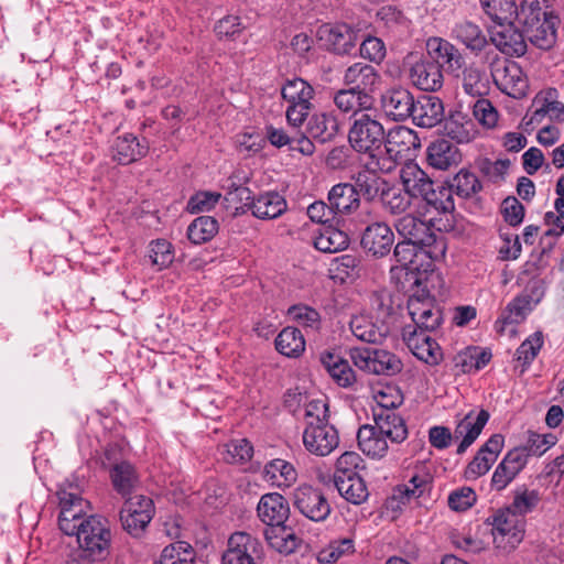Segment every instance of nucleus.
<instances>
[{
	"label": "nucleus",
	"instance_id": "8fccbe9b",
	"mask_svg": "<svg viewBox=\"0 0 564 564\" xmlns=\"http://www.w3.org/2000/svg\"><path fill=\"white\" fill-rule=\"evenodd\" d=\"M263 474L267 480L271 481L278 487H289L296 480L297 477L293 465L280 458L272 459L265 464Z\"/></svg>",
	"mask_w": 564,
	"mask_h": 564
},
{
	"label": "nucleus",
	"instance_id": "f704fd0d",
	"mask_svg": "<svg viewBox=\"0 0 564 564\" xmlns=\"http://www.w3.org/2000/svg\"><path fill=\"white\" fill-rule=\"evenodd\" d=\"M264 538L269 545L279 553L290 554L296 551L300 539L284 524H267Z\"/></svg>",
	"mask_w": 564,
	"mask_h": 564
},
{
	"label": "nucleus",
	"instance_id": "c85d7f7f",
	"mask_svg": "<svg viewBox=\"0 0 564 564\" xmlns=\"http://www.w3.org/2000/svg\"><path fill=\"white\" fill-rule=\"evenodd\" d=\"M462 160L458 148L449 140L437 139L427 148V162L437 170L446 171Z\"/></svg>",
	"mask_w": 564,
	"mask_h": 564
},
{
	"label": "nucleus",
	"instance_id": "473e14b6",
	"mask_svg": "<svg viewBox=\"0 0 564 564\" xmlns=\"http://www.w3.org/2000/svg\"><path fill=\"white\" fill-rule=\"evenodd\" d=\"M339 131V123L337 118L327 112L313 115L306 126L307 134L324 144L335 139Z\"/></svg>",
	"mask_w": 564,
	"mask_h": 564
},
{
	"label": "nucleus",
	"instance_id": "f257e3e1",
	"mask_svg": "<svg viewBox=\"0 0 564 564\" xmlns=\"http://www.w3.org/2000/svg\"><path fill=\"white\" fill-rule=\"evenodd\" d=\"M78 485L65 482L57 491L61 512L59 529L67 535H76L79 550L72 554L68 564H90L105 560L110 553L111 532L106 519L85 517L88 501L79 496Z\"/></svg>",
	"mask_w": 564,
	"mask_h": 564
},
{
	"label": "nucleus",
	"instance_id": "0e129e2a",
	"mask_svg": "<svg viewBox=\"0 0 564 564\" xmlns=\"http://www.w3.org/2000/svg\"><path fill=\"white\" fill-rule=\"evenodd\" d=\"M149 258L153 265L163 269L173 262L172 246L164 239H159L150 243Z\"/></svg>",
	"mask_w": 564,
	"mask_h": 564
},
{
	"label": "nucleus",
	"instance_id": "79ce46f5",
	"mask_svg": "<svg viewBox=\"0 0 564 564\" xmlns=\"http://www.w3.org/2000/svg\"><path fill=\"white\" fill-rule=\"evenodd\" d=\"M145 511L138 512L135 509H121L120 521L123 530L133 536H139L153 518V501H145Z\"/></svg>",
	"mask_w": 564,
	"mask_h": 564
},
{
	"label": "nucleus",
	"instance_id": "9b49d317",
	"mask_svg": "<svg viewBox=\"0 0 564 564\" xmlns=\"http://www.w3.org/2000/svg\"><path fill=\"white\" fill-rule=\"evenodd\" d=\"M293 506L304 517L315 522L324 521L332 511L325 496L311 486H301L294 490Z\"/></svg>",
	"mask_w": 564,
	"mask_h": 564
},
{
	"label": "nucleus",
	"instance_id": "09e8293b",
	"mask_svg": "<svg viewBox=\"0 0 564 564\" xmlns=\"http://www.w3.org/2000/svg\"><path fill=\"white\" fill-rule=\"evenodd\" d=\"M314 88L302 78H293L286 80L282 86V98L289 105H312L311 100L314 97Z\"/></svg>",
	"mask_w": 564,
	"mask_h": 564
},
{
	"label": "nucleus",
	"instance_id": "f3484780",
	"mask_svg": "<svg viewBox=\"0 0 564 564\" xmlns=\"http://www.w3.org/2000/svg\"><path fill=\"white\" fill-rule=\"evenodd\" d=\"M409 77L414 86L424 91L441 89L444 79L437 61H434L429 54L410 67Z\"/></svg>",
	"mask_w": 564,
	"mask_h": 564
},
{
	"label": "nucleus",
	"instance_id": "1a4fd4ad",
	"mask_svg": "<svg viewBox=\"0 0 564 564\" xmlns=\"http://www.w3.org/2000/svg\"><path fill=\"white\" fill-rule=\"evenodd\" d=\"M317 37L328 52L349 55L356 48L358 31L347 23H325L318 28Z\"/></svg>",
	"mask_w": 564,
	"mask_h": 564
},
{
	"label": "nucleus",
	"instance_id": "6e6d98bb",
	"mask_svg": "<svg viewBox=\"0 0 564 564\" xmlns=\"http://www.w3.org/2000/svg\"><path fill=\"white\" fill-rule=\"evenodd\" d=\"M193 562V549L185 541H176L164 547L155 564H189Z\"/></svg>",
	"mask_w": 564,
	"mask_h": 564
},
{
	"label": "nucleus",
	"instance_id": "4468645a",
	"mask_svg": "<svg viewBox=\"0 0 564 564\" xmlns=\"http://www.w3.org/2000/svg\"><path fill=\"white\" fill-rule=\"evenodd\" d=\"M426 48L427 54L437 61L440 70L445 69L447 74L460 77L465 59L457 47L441 37H431L426 42Z\"/></svg>",
	"mask_w": 564,
	"mask_h": 564
},
{
	"label": "nucleus",
	"instance_id": "6e6552de",
	"mask_svg": "<svg viewBox=\"0 0 564 564\" xmlns=\"http://www.w3.org/2000/svg\"><path fill=\"white\" fill-rule=\"evenodd\" d=\"M494 543L503 550H513L524 535V522L507 508L499 510L492 521Z\"/></svg>",
	"mask_w": 564,
	"mask_h": 564
},
{
	"label": "nucleus",
	"instance_id": "774afa93",
	"mask_svg": "<svg viewBox=\"0 0 564 564\" xmlns=\"http://www.w3.org/2000/svg\"><path fill=\"white\" fill-rule=\"evenodd\" d=\"M543 345V335L541 332H535L532 336L525 339L517 349V358L523 365H530L536 357L539 350Z\"/></svg>",
	"mask_w": 564,
	"mask_h": 564
},
{
	"label": "nucleus",
	"instance_id": "49530a36",
	"mask_svg": "<svg viewBox=\"0 0 564 564\" xmlns=\"http://www.w3.org/2000/svg\"><path fill=\"white\" fill-rule=\"evenodd\" d=\"M275 349L286 356L296 358L305 349V339L299 328L285 327L283 328L275 338Z\"/></svg>",
	"mask_w": 564,
	"mask_h": 564
},
{
	"label": "nucleus",
	"instance_id": "b1692460",
	"mask_svg": "<svg viewBox=\"0 0 564 564\" xmlns=\"http://www.w3.org/2000/svg\"><path fill=\"white\" fill-rule=\"evenodd\" d=\"M258 541L245 532H236L228 540V549L221 557L223 564H256L253 553Z\"/></svg>",
	"mask_w": 564,
	"mask_h": 564
},
{
	"label": "nucleus",
	"instance_id": "ea45409f",
	"mask_svg": "<svg viewBox=\"0 0 564 564\" xmlns=\"http://www.w3.org/2000/svg\"><path fill=\"white\" fill-rule=\"evenodd\" d=\"M453 37L462 42L474 53L481 52L488 44L486 35L480 28L470 21H462L453 28Z\"/></svg>",
	"mask_w": 564,
	"mask_h": 564
},
{
	"label": "nucleus",
	"instance_id": "cd10ccee",
	"mask_svg": "<svg viewBox=\"0 0 564 564\" xmlns=\"http://www.w3.org/2000/svg\"><path fill=\"white\" fill-rule=\"evenodd\" d=\"M149 151V143L145 139L139 140L132 133H126L116 139L112 145V158L119 164H130L135 162Z\"/></svg>",
	"mask_w": 564,
	"mask_h": 564
},
{
	"label": "nucleus",
	"instance_id": "a19ab883",
	"mask_svg": "<svg viewBox=\"0 0 564 564\" xmlns=\"http://www.w3.org/2000/svg\"><path fill=\"white\" fill-rule=\"evenodd\" d=\"M546 3V0H523L520 8L517 10L514 20H517L523 29L533 28L535 24L544 21V18L555 15L553 11L547 10L549 6Z\"/></svg>",
	"mask_w": 564,
	"mask_h": 564
},
{
	"label": "nucleus",
	"instance_id": "c756f323",
	"mask_svg": "<svg viewBox=\"0 0 564 564\" xmlns=\"http://www.w3.org/2000/svg\"><path fill=\"white\" fill-rule=\"evenodd\" d=\"M376 431L393 443H402L408 437L404 420L393 411L373 410Z\"/></svg>",
	"mask_w": 564,
	"mask_h": 564
},
{
	"label": "nucleus",
	"instance_id": "2eb2a0df",
	"mask_svg": "<svg viewBox=\"0 0 564 564\" xmlns=\"http://www.w3.org/2000/svg\"><path fill=\"white\" fill-rule=\"evenodd\" d=\"M384 153L394 161L408 159L421 147L416 132L406 127H394L386 132Z\"/></svg>",
	"mask_w": 564,
	"mask_h": 564
},
{
	"label": "nucleus",
	"instance_id": "dca6fc26",
	"mask_svg": "<svg viewBox=\"0 0 564 564\" xmlns=\"http://www.w3.org/2000/svg\"><path fill=\"white\" fill-rule=\"evenodd\" d=\"M402 337L413 355L429 365H437L442 360V350L438 344L425 333H419L412 325L402 329Z\"/></svg>",
	"mask_w": 564,
	"mask_h": 564
},
{
	"label": "nucleus",
	"instance_id": "de8ad7c7",
	"mask_svg": "<svg viewBox=\"0 0 564 564\" xmlns=\"http://www.w3.org/2000/svg\"><path fill=\"white\" fill-rule=\"evenodd\" d=\"M348 245V235L333 226L323 228L314 239V247L322 252L328 253L341 251Z\"/></svg>",
	"mask_w": 564,
	"mask_h": 564
},
{
	"label": "nucleus",
	"instance_id": "20e7f679",
	"mask_svg": "<svg viewBox=\"0 0 564 564\" xmlns=\"http://www.w3.org/2000/svg\"><path fill=\"white\" fill-rule=\"evenodd\" d=\"M386 139L383 124L377 116L368 111L357 115L348 131L350 148L358 153L368 154V156L379 155L382 158L381 148Z\"/></svg>",
	"mask_w": 564,
	"mask_h": 564
},
{
	"label": "nucleus",
	"instance_id": "69168bd1",
	"mask_svg": "<svg viewBox=\"0 0 564 564\" xmlns=\"http://www.w3.org/2000/svg\"><path fill=\"white\" fill-rule=\"evenodd\" d=\"M375 400L378 404L377 410L393 411L403 402V394L399 388L387 386L375 394Z\"/></svg>",
	"mask_w": 564,
	"mask_h": 564
},
{
	"label": "nucleus",
	"instance_id": "393cba45",
	"mask_svg": "<svg viewBox=\"0 0 564 564\" xmlns=\"http://www.w3.org/2000/svg\"><path fill=\"white\" fill-rule=\"evenodd\" d=\"M494 78L503 93L514 98L522 97L528 88L522 68L512 61H506L502 67H497Z\"/></svg>",
	"mask_w": 564,
	"mask_h": 564
},
{
	"label": "nucleus",
	"instance_id": "5fc2aeb1",
	"mask_svg": "<svg viewBox=\"0 0 564 564\" xmlns=\"http://www.w3.org/2000/svg\"><path fill=\"white\" fill-rule=\"evenodd\" d=\"M426 193L421 199L436 212L446 214L455 209L452 189L448 186L437 185L435 187V184H433Z\"/></svg>",
	"mask_w": 564,
	"mask_h": 564
},
{
	"label": "nucleus",
	"instance_id": "680f3d73",
	"mask_svg": "<svg viewBox=\"0 0 564 564\" xmlns=\"http://www.w3.org/2000/svg\"><path fill=\"white\" fill-rule=\"evenodd\" d=\"M410 198L406 193H402L401 189L390 187L389 185L380 196L384 208L394 215L402 214L410 207Z\"/></svg>",
	"mask_w": 564,
	"mask_h": 564
},
{
	"label": "nucleus",
	"instance_id": "9d476101",
	"mask_svg": "<svg viewBox=\"0 0 564 564\" xmlns=\"http://www.w3.org/2000/svg\"><path fill=\"white\" fill-rule=\"evenodd\" d=\"M408 311L414 326L419 333L434 332L443 322V312L432 299L421 296H410L408 301Z\"/></svg>",
	"mask_w": 564,
	"mask_h": 564
},
{
	"label": "nucleus",
	"instance_id": "72a5a7b5",
	"mask_svg": "<svg viewBox=\"0 0 564 564\" xmlns=\"http://www.w3.org/2000/svg\"><path fill=\"white\" fill-rule=\"evenodd\" d=\"M333 100L338 110L350 113L354 119L357 115L371 110L375 106L372 100L349 87L336 91Z\"/></svg>",
	"mask_w": 564,
	"mask_h": 564
},
{
	"label": "nucleus",
	"instance_id": "ddd939ff",
	"mask_svg": "<svg viewBox=\"0 0 564 564\" xmlns=\"http://www.w3.org/2000/svg\"><path fill=\"white\" fill-rule=\"evenodd\" d=\"M116 453L113 448H107L102 464L105 467L109 465V474L113 489L122 497L131 496L140 486V479L135 468L128 462L113 463L112 455Z\"/></svg>",
	"mask_w": 564,
	"mask_h": 564
},
{
	"label": "nucleus",
	"instance_id": "c03bdc74",
	"mask_svg": "<svg viewBox=\"0 0 564 564\" xmlns=\"http://www.w3.org/2000/svg\"><path fill=\"white\" fill-rule=\"evenodd\" d=\"M334 484L339 495L354 505L362 503L369 496L364 479L358 476H334Z\"/></svg>",
	"mask_w": 564,
	"mask_h": 564
},
{
	"label": "nucleus",
	"instance_id": "bb28decb",
	"mask_svg": "<svg viewBox=\"0 0 564 564\" xmlns=\"http://www.w3.org/2000/svg\"><path fill=\"white\" fill-rule=\"evenodd\" d=\"M257 511L265 524H284L290 514V507L282 495L270 492L260 498Z\"/></svg>",
	"mask_w": 564,
	"mask_h": 564
},
{
	"label": "nucleus",
	"instance_id": "423d86ee",
	"mask_svg": "<svg viewBox=\"0 0 564 564\" xmlns=\"http://www.w3.org/2000/svg\"><path fill=\"white\" fill-rule=\"evenodd\" d=\"M387 160L379 155L368 156L362 169L351 175L352 186L357 187L359 197H364L367 202H373L380 198L389 183L378 175L379 172H388Z\"/></svg>",
	"mask_w": 564,
	"mask_h": 564
},
{
	"label": "nucleus",
	"instance_id": "864d4df0",
	"mask_svg": "<svg viewBox=\"0 0 564 564\" xmlns=\"http://www.w3.org/2000/svg\"><path fill=\"white\" fill-rule=\"evenodd\" d=\"M448 188L452 189V194L455 193L462 198H470L482 189V185L474 173L460 170L448 184Z\"/></svg>",
	"mask_w": 564,
	"mask_h": 564
},
{
	"label": "nucleus",
	"instance_id": "e2e57ef3",
	"mask_svg": "<svg viewBox=\"0 0 564 564\" xmlns=\"http://www.w3.org/2000/svg\"><path fill=\"white\" fill-rule=\"evenodd\" d=\"M220 198L221 194L217 192H197L188 199L186 210L191 214L209 212L217 205Z\"/></svg>",
	"mask_w": 564,
	"mask_h": 564
},
{
	"label": "nucleus",
	"instance_id": "7ed1b4c3",
	"mask_svg": "<svg viewBox=\"0 0 564 564\" xmlns=\"http://www.w3.org/2000/svg\"><path fill=\"white\" fill-rule=\"evenodd\" d=\"M489 417L490 414L487 410L481 409L476 416L471 411L458 422L454 434L445 426L437 425L431 427L429 431V441L433 447L444 449L451 445L453 438H462L456 449V453L462 455L480 435Z\"/></svg>",
	"mask_w": 564,
	"mask_h": 564
},
{
	"label": "nucleus",
	"instance_id": "3c124183",
	"mask_svg": "<svg viewBox=\"0 0 564 564\" xmlns=\"http://www.w3.org/2000/svg\"><path fill=\"white\" fill-rule=\"evenodd\" d=\"M481 7L485 12L498 23H511L516 15L518 6L516 0H480Z\"/></svg>",
	"mask_w": 564,
	"mask_h": 564
},
{
	"label": "nucleus",
	"instance_id": "a18cd8bd",
	"mask_svg": "<svg viewBox=\"0 0 564 564\" xmlns=\"http://www.w3.org/2000/svg\"><path fill=\"white\" fill-rule=\"evenodd\" d=\"M464 91L473 97H481L489 90V80L486 73L475 64L464 66L460 77Z\"/></svg>",
	"mask_w": 564,
	"mask_h": 564
},
{
	"label": "nucleus",
	"instance_id": "f8f14e48",
	"mask_svg": "<svg viewBox=\"0 0 564 564\" xmlns=\"http://www.w3.org/2000/svg\"><path fill=\"white\" fill-rule=\"evenodd\" d=\"M343 80L347 87L376 102L373 94L381 84V75L372 65L362 62L350 65Z\"/></svg>",
	"mask_w": 564,
	"mask_h": 564
},
{
	"label": "nucleus",
	"instance_id": "4d7b16f0",
	"mask_svg": "<svg viewBox=\"0 0 564 564\" xmlns=\"http://www.w3.org/2000/svg\"><path fill=\"white\" fill-rule=\"evenodd\" d=\"M531 310V296L519 295L507 305L500 321L503 324H520Z\"/></svg>",
	"mask_w": 564,
	"mask_h": 564
},
{
	"label": "nucleus",
	"instance_id": "6ab92c4d",
	"mask_svg": "<svg viewBox=\"0 0 564 564\" xmlns=\"http://www.w3.org/2000/svg\"><path fill=\"white\" fill-rule=\"evenodd\" d=\"M415 99L403 87H392L381 96V106L386 115L393 121L400 122L411 118Z\"/></svg>",
	"mask_w": 564,
	"mask_h": 564
},
{
	"label": "nucleus",
	"instance_id": "603ef678",
	"mask_svg": "<svg viewBox=\"0 0 564 564\" xmlns=\"http://www.w3.org/2000/svg\"><path fill=\"white\" fill-rule=\"evenodd\" d=\"M218 232V221L210 216H200L187 228V237L194 245L209 241Z\"/></svg>",
	"mask_w": 564,
	"mask_h": 564
},
{
	"label": "nucleus",
	"instance_id": "2f4dec72",
	"mask_svg": "<svg viewBox=\"0 0 564 564\" xmlns=\"http://www.w3.org/2000/svg\"><path fill=\"white\" fill-rule=\"evenodd\" d=\"M252 215L260 219L280 217L286 210V200L276 192H267L259 195L256 200L247 204Z\"/></svg>",
	"mask_w": 564,
	"mask_h": 564
},
{
	"label": "nucleus",
	"instance_id": "f03ea898",
	"mask_svg": "<svg viewBox=\"0 0 564 564\" xmlns=\"http://www.w3.org/2000/svg\"><path fill=\"white\" fill-rule=\"evenodd\" d=\"M327 404L321 401L311 402L306 409V417L312 420L303 433V443L306 449L318 456L332 453L339 443L338 432L326 422Z\"/></svg>",
	"mask_w": 564,
	"mask_h": 564
},
{
	"label": "nucleus",
	"instance_id": "58836bf2",
	"mask_svg": "<svg viewBox=\"0 0 564 564\" xmlns=\"http://www.w3.org/2000/svg\"><path fill=\"white\" fill-rule=\"evenodd\" d=\"M321 361L338 386L348 388L356 381L354 369L348 360L340 356L330 352L323 354Z\"/></svg>",
	"mask_w": 564,
	"mask_h": 564
},
{
	"label": "nucleus",
	"instance_id": "412c9836",
	"mask_svg": "<svg viewBox=\"0 0 564 564\" xmlns=\"http://www.w3.org/2000/svg\"><path fill=\"white\" fill-rule=\"evenodd\" d=\"M412 122L420 128H433L444 120V104L434 95H421L415 99Z\"/></svg>",
	"mask_w": 564,
	"mask_h": 564
},
{
	"label": "nucleus",
	"instance_id": "a211bd4d",
	"mask_svg": "<svg viewBox=\"0 0 564 564\" xmlns=\"http://www.w3.org/2000/svg\"><path fill=\"white\" fill-rule=\"evenodd\" d=\"M503 443L505 438L501 434L491 435L466 467V478L477 479L485 475L498 458L503 448Z\"/></svg>",
	"mask_w": 564,
	"mask_h": 564
},
{
	"label": "nucleus",
	"instance_id": "37998d69",
	"mask_svg": "<svg viewBox=\"0 0 564 564\" xmlns=\"http://www.w3.org/2000/svg\"><path fill=\"white\" fill-rule=\"evenodd\" d=\"M357 440L362 453L372 458H381L388 451L386 438L373 426H361L358 431Z\"/></svg>",
	"mask_w": 564,
	"mask_h": 564
},
{
	"label": "nucleus",
	"instance_id": "4c0bfd02",
	"mask_svg": "<svg viewBox=\"0 0 564 564\" xmlns=\"http://www.w3.org/2000/svg\"><path fill=\"white\" fill-rule=\"evenodd\" d=\"M443 121L445 134L457 143H467L474 139L475 124L465 113L460 111L453 112Z\"/></svg>",
	"mask_w": 564,
	"mask_h": 564
},
{
	"label": "nucleus",
	"instance_id": "bf43d9fd",
	"mask_svg": "<svg viewBox=\"0 0 564 564\" xmlns=\"http://www.w3.org/2000/svg\"><path fill=\"white\" fill-rule=\"evenodd\" d=\"M429 484L430 479L427 475H413L408 485L398 486L394 489L392 500H400L401 503H405L411 498H419L423 495Z\"/></svg>",
	"mask_w": 564,
	"mask_h": 564
},
{
	"label": "nucleus",
	"instance_id": "39448f33",
	"mask_svg": "<svg viewBox=\"0 0 564 564\" xmlns=\"http://www.w3.org/2000/svg\"><path fill=\"white\" fill-rule=\"evenodd\" d=\"M394 228L404 240L419 242L427 248L426 253L431 259L437 260L444 257L445 237L441 232H435L433 227L424 220L408 214L395 220Z\"/></svg>",
	"mask_w": 564,
	"mask_h": 564
},
{
	"label": "nucleus",
	"instance_id": "338daca9",
	"mask_svg": "<svg viewBox=\"0 0 564 564\" xmlns=\"http://www.w3.org/2000/svg\"><path fill=\"white\" fill-rule=\"evenodd\" d=\"M475 119L486 128H492L498 120V111L492 104L485 98H479L473 107Z\"/></svg>",
	"mask_w": 564,
	"mask_h": 564
},
{
	"label": "nucleus",
	"instance_id": "e433bc0d",
	"mask_svg": "<svg viewBox=\"0 0 564 564\" xmlns=\"http://www.w3.org/2000/svg\"><path fill=\"white\" fill-rule=\"evenodd\" d=\"M557 22V15L544 18V21L535 24L533 28L524 29V34L534 46L541 50H549L556 41Z\"/></svg>",
	"mask_w": 564,
	"mask_h": 564
},
{
	"label": "nucleus",
	"instance_id": "5701e85b",
	"mask_svg": "<svg viewBox=\"0 0 564 564\" xmlns=\"http://www.w3.org/2000/svg\"><path fill=\"white\" fill-rule=\"evenodd\" d=\"M527 453L518 447L509 451L496 467L491 486L497 490L505 489L527 465Z\"/></svg>",
	"mask_w": 564,
	"mask_h": 564
},
{
	"label": "nucleus",
	"instance_id": "4be33fe9",
	"mask_svg": "<svg viewBox=\"0 0 564 564\" xmlns=\"http://www.w3.org/2000/svg\"><path fill=\"white\" fill-rule=\"evenodd\" d=\"M499 29L491 31L492 44L503 54L510 56H522L527 52L524 29L519 31L511 23L498 25Z\"/></svg>",
	"mask_w": 564,
	"mask_h": 564
},
{
	"label": "nucleus",
	"instance_id": "aec40b11",
	"mask_svg": "<svg viewBox=\"0 0 564 564\" xmlns=\"http://www.w3.org/2000/svg\"><path fill=\"white\" fill-rule=\"evenodd\" d=\"M393 241L391 228L384 223L377 221L365 228L360 245L371 256L382 258L390 252Z\"/></svg>",
	"mask_w": 564,
	"mask_h": 564
},
{
	"label": "nucleus",
	"instance_id": "a878e982",
	"mask_svg": "<svg viewBox=\"0 0 564 564\" xmlns=\"http://www.w3.org/2000/svg\"><path fill=\"white\" fill-rule=\"evenodd\" d=\"M330 209L336 216L349 215L360 207V197L357 187L351 183H338L334 185L327 195Z\"/></svg>",
	"mask_w": 564,
	"mask_h": 564
},
{
	"label": "nucleus",
	"instance_id": "c9c22d12",
	"mask_svg": "<svg viewBox=\"0 0 564 564\" xmlns=\"http://www.w3.org/2000/svg\"><path fill=\"white\" fill-rule=\"evenodd\" d=\"M350 329L356 338L370 344L381 343L389 333V327L383 321H381L380 325H377L366 316L352 317Z\"/></svg>",
	"mask_w": 564,
	"mask_h": 564
},
{
	"label": "nucleus",
	"instance_id": "052dcab7",
	"mask_svg": "<svg viewBox=\"0 0 564 564\" xmlns=\"http://www.w3.org/2000/svg\"><path fill=\"white\" fill-rule=\"evenodd\" d=\"M354 552V541L345 538L330 542L326 547L317 554V561L321 564H333L339 557Z\"/></svg>",
	"mask_w": 564,
	"mask_h": 564
},
{
	"label": "nucleus",
	"instance_id": "13d9d810",
	"mask_svg": "<svg viewBox=\"0 0 564 564\" xmlns=\"http://www.w3.org/2000/svg\"><path fill=\"white\" fill-rule=\"evenodd\" d=\"M223 459L228 464H243L253 454V447L246 438L232 440L224 445Z\"/></svg>",
	"mask_w": 564,
	"mask_h": 564
},
{
	"label": "nucleus",
	"instance_id": "0eeeda50",
	"mask_svg": "<svg viewBox=\"0 0 564 564\" xmlns=\"http://www.w3.org/2000/svg\"><path fill=\"white\" fill-rule=\"evenodd\" d=\"M350 358L356 367L375 375L394 376L401 372L402 361L383 349H352Z\"/></svg>",
	"mask_w": 564,
	"mask_h": 564
},
{
	"label": "nucleus",
	"instance_id": "7c9ffc66",
	"mask_svg": "<svg viewBox=\"0 0 564 564\" xmlns=\"http://www.w3.org/2000/svg\"><path fill=\"white\" fill-rule=\"evenodd\" d=\"M400 178L405 193L411 198H422L434 184L416 163L405 164L400 171Z\"/></svg>",
	"mask_w": 564,
	"mask_h": 564
}]
</instances>
